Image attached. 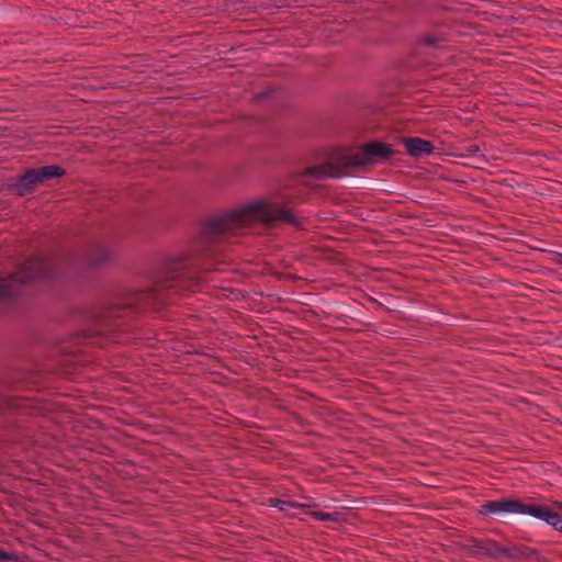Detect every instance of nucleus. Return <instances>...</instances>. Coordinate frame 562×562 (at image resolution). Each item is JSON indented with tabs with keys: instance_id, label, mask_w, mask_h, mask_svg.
<instances>
[{
	"instance_id": "nucleus-1",
	"label": "nucleus",
	"mask_w": 562,
	"mask_h": 562,
	"mask_svg": "<svg viewBox=\"0 0 562 562\" xmlns=\"http://www.w3.org/2000/svg\"><path fill=\"white\" fill-rule=\"evenodd\" d=\"M303 199L300 190L291 187L271 192L243 207L206 221L201 227V238L192 254L168 258L158 277L166 288L190 289L202 280L203 272H224L227 262L221 257L216 244L246 232L255 225L266 229L279 224L301 227L294 205Z\"/></svg>"
},
{
	"instance_id": "nucleus-5",
	"label": "nucleus",
	"mask_w": 562,
	"mask_h": 562,
	"mask_svg": "<svg viewBox=\"0 0 562 562\" xmlns=\"http://www.w3.org/2000/svg\"><path fill=\"white\" fill-rule=\"evenodd\" d=\"M139 294H130L126 297L116 299L106 304L102 311L105 319L115 323L120 318L133 316L138 312Z\"/></svg>"
},
{
	"instance_id": "nucleus-8",
	"label": "nucleus",
	"mask_w": 562,
	"mask_h": 562,
	"mask_svg": "<svg viewBox=\"0 0 562 562\" xmlns=\"http://www.w3.org/2000/svg\"><path fill=\"white\" fill-rule=\"evenodd\" d=\"M36 187L45 186L48 181L66 176V170L57 165H47L38 168H30Z\"/></svg>"
},
{
	"instance_id": "nucleus-16",
	"label": "nucleus",
	"mask_w": 562,
	"mask_h": 562,
	"mask_svg": "<svg viewBox=\"0 0 562 562\" xmlns=\"http://www.w3.org/2000/svg\"><path fill=\"white\" fill-rule=\"evenodd\" d=\"M465 151H467V155L468 156H474V155H477L480 153V147L477 145H469L465 147Z\"/></svg>"
},
{
	"instance_id": "nucleus-14",
	"label": "nucleus",
	"mask_w": 562,
	"mask_h": 562,
	"mask_svg": "<svg viewBox=\"0 0 562 562\" xmlns=\"http://www.w3.org/2000/svg\"><path fill=\"white\" fill-rule=\"evenodd\" d=\"M273 92H274V89L272 87H269L266 90L257 93L256 99L260 102L268 101L271 98Z\"/></svg>"
},
{
	"instance_id": "nucleus-12",
	"label": "nucleus",
	"mask_w": 562,
	"mask_h": 562,
	"mask_svg": "<svg viewBox=\"0 0 562 562\" xmlns=\"http://www.w3.org/2000/svg\"><path fill=\"white\" fill-rule=\"evenodd\" d=\"M308 515L319 521H335L336 520V518L334 517L335 514H331V513L313 510V512H310Z\"/></svg>"
},
{
	"instance_id": "nucleus-6",
	"label": "nucleus",
	"mask_w": 562,
	"mask_h": 562,
	"mask_svg": "<svg viewBox=\"0 0 562 562\" xmlns=\"http://www.w3.org/2000/svg\"><path fill=\"white\" fill-rule=\"evenodd\" d=\"M470 542L471 544L469 548L474 553L482 554L491 559H503L504 557L505 546L495 540L472 538Z\"/></svg>"
},
{
	"instance_id": "nucleus-17",
	"label": "nucleus",
	"mask_w": 562,
	"mask_h": 562,
	"mask_svg": "<svg viewBox=\"0 0 562 562\" xmlns=\"http://www.w3.org/2000/svg\"><path fill=\"white\" fill-rule=\"evenodd\" d=\"M552 506H553V507H555V508H558L559 510H561V513H559V512H558V514H559L560 516H562V502H553V503H552ZM552 510L554 512V509H552ZM555 513H557V510H555Z\"/></svg>"
},
{
	"instance_id": "nucleus-3",
	"label": "nucleus",
	"mask_w": 562,
	"mask_h": 562,
	"mask_svg": "<svg viewBox=\"0 0 562 562\" xmlns=\"http://www.w3.org/2000/svg\"><path fill=\"white\" fill-rule=\"evenodd\" d=\"M504 514L530 515L546 521L554 530L562 532V516L553 512L550 506L536 503L530 497H501L495 501L484 502L477 509V515L483 518L501 517Z\"/></svg>"
},
{
	"instance_id": "nucleus-9",
	"label": "nucleus",
	"mask_w": 562,
	"mask_h": 562,
	"mask_svg": "<svg viewBox=\"0 0 562 562\" xmlns=\"http://www.w3.org/2000/svg\"><path fill=\"white\" fill-rule=\"evenodd\" d=\"M505 559L524 562L528 560H539L540 552L533 548H530L525 544H512L509 547L505 546L504 557Z\"/></svg>"
},
{
	"instance_id": "nucleus-13",
	"label": "nucleus",
	"mask_w": 562,
	"mask_h": 562,
	"mask_svg": "<svg viewBox=\"0 0 562 562\" xmlns=\"http://www.w3.org/2000/svg\"><path fill=\"white\" fill-rule=\"evenodd\" d=\"M0 562H19V557L0 548Z\"/></svg>"
},
{
	"instance_id": "nucleus-15",
	"label": "nucleus",
	"mask_w": 562,
	"mask_h": 562,
	"mask_svg": "<svg viewBox=\"0 0 562 562\" xmlns=\"http://www.w3.org/2000/svg\"><path fill=\"white\" fill-rule=\"evenodd\" d=\"M327 161H328V157L326 158V160H325V162H324V164H322V165H317V166H312V167L307 168V169L305 170L304 175H303V178H312V179L319 180L318 178H316V177H314V176H312V175H311V170H312L313 168H315V167H319V166H324V165H326V164H327ZM303 182H306V179H303Z\"/></svg>"
},
{
	"instance_id": "nucleus-11",
	"label": "nucleus",
	"mask_w": 562,
	"mask_h": 562,
	"mask_svg": "<svg viewBox=\"0 0 562 562\" xmlns=\"http://www.w3.org/2000/svg\"><path fill=\"white\" fill-rule=\"evenodd\" d=\"M272 506L277 507L279 510L286 512L289 508L302 507L303 505L296 504L292 501H283L280 498L271 499Z\"/></svg>"
},
{
	"instance_id": "nucleus-10",
	"label": "nucleus",
	"mask_w": 562,
	"mask_h": 562,
	"mask_svg": "<svg viewBox=\"0 0 562 562\" xmlns=\"http://www.w3.org/2000/svg\"><path fill=\"white\" fill-rule=\"evenodd\" d=\"M445 46V38L436 34H423L418 37L415 54L430 55Z\"/></svg>"
},
{
	"instance_id": "nucleus-4",
	"label": "nucleus",
	"mask_w": 562,
	"mask_h": 562,
	"mask_svg": "<svg viewBox=\"0 0 562 562\" xmlns=\"http://www.w3.org/2000/svg\"><path fill=\"white\" fill-rule=\"evenodd\" d=\"M0 190L5 191L15 198H25L34 194L37 187L30 168L14 177H8L0 183Z\"/></svg>"
},
{
	"instance_id": "nucleus-2",
	"label": "nucleus",
	"mask_w": 562,
	"mask_h": 562,
	"mask_svg": "<svg viewBox=\"0 0 562 562\" xmlns=\"http://www.w3.org/2000/svg\"><path fill=\"white\" fill-rule=\"evenodd\" d=\"M398 151L382 140H370L357 150L351 148H335L328 154L324 166L315 167L311 175L318 179L341 178L349 169H364L379 162L390 160Z\"/></svg>"
},
{
	"instance_id": "nucleus-7",
	"label": "nucleus",
	"mask_w": 562,
	"mask_h": 562,
	"mask_svg": "<svg viewBox=\"0 0 562 562\" xmlns=\"http://www.w3.org/2000/svg\"><path fill=\"white\" fill-rule=\"evenodd\" d=\"M402 143L406 149V153L414 158L428 156L435 149V146L430 140L419 137H403Z\"/></svg>"
}]
</instances>
